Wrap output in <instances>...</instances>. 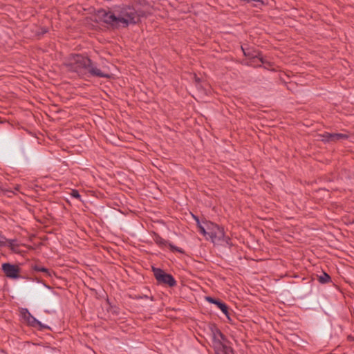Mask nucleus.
Here are the masks:
<instances>
[{"label":"nucleus","instance_id":"nucleus-1","mask_svg":"<svg viewBox=\"0 0 354 354\" xmlns=\"http://www.w3.org/2000/svg\"><path fill=\"white\" fill-rule=\"evenodd\" d=\"M65 66L70 72L77 73L79 76L88 74L91 77H109L86 56L82 54H71L64 62Z\"/></svg>","mask_w":354,"mask_h":354},{"label":"nucleus","instance_id":"nucleus-13","mask_svg":"<svg viewBox=\"0 0 354 354\" xmlns=\"http://www.w3.org/2000/svg\"><path fill=\"white\" fill-rule=\"evenodd\" d=\"M32 269L35 272H44L46 277H51L54 272L51 270H49L45 267H43L39 265H34L32 266Z\"/></svg>","mask_w":354,"mask_h":354},{"label":"nucleus","instance_id":"nucleus-23","mask_svg":"<svg viewBox=\"0 0 354 354\" xmlns=\"http://www.w3.org/2000/svg\"><path fill=\"white\" fill-rule=\"evenodd\" d=\"M143 298H147V296L141 297V299H143Z\"/></svg>","mask_w":354,"mask_h":354},{"label":"nucleus","instance_id":"nucleus-21","mask_svg":"<svg viewBox=\"0 0 354 354\" xmlns=\"http://www.w3.org/2000/svg\"><path fill=\"white\" fill-rule=\"evenodd\" d=\"M194 218L195 221L197 222V225L201 224L199 222V219L197 216H194Z\"/></svg>","mask_w":354,"mask_h":354},{"label":"nucleus","instance_id":"nucleus-22","mask_svg":"<svg viewBox=\"0 0 354 354\" xmlns=\"http://www.w3.org/2000/svg\"><path fill=\"white\" fill-rule=\"evenodd\" d=\"M195 81L196 82H200V79L198 77H197L196 76H195Z\"/></svg>","mask_w":354,"mask_h":354},{"label":"nucleus","instance_id":"nucleus-11","mask_svg":"<svg viewBox=\"0 0 354 354\" xmlns=\"http://www.w3.org/2000/svg\"><path fill=\"white\" fill-rule=\"evenodd\" d=\"M206 301L211 304L216 305V306L225 315V316L230 319V315L228 312V306L220 299H215L212 297H207Z\"/></svg>","mask_w":354,"mask_h":354},{"label":"nucleus","instance_id":"nucleus-18","mask_svg":"<svg viewBox=\"0 0 354 354\" xmlns=\"http://www.w3.org/2000/svg\"><path fill=\"white\" fill-rule=\"evenodd\" d=\"M71 195L72 197L77 199H80L81 198V195L80 194L79 192L77 189H72Z\"/></svg>","mask_w":354,"mask_h":354},{"label":"nucleus","instance_id":"nucleus-7","mask_svg":"<svg viewBox=\"0 0 354 354\" xmlns=\"http://www.w3.org/2000/svg\"><path fill=\"white\" fill-rule=\"evenodd\" d=\"M21 315L22 317L27 321L28 324L32 327H39L40 329L48 328L44 324H41V322L37 320L33 317L27 308H21Z\"/></svg>","mask_w":354,"mask_h":354},{"label":"nucleus","instance_id":"nucleus-19","mask_svg":"<svg viewBox=\"0 0 354 354\" xmlns=\"http://www.w3.org/2000/svg\"><path fill=\"white\" fill-rule=\"evenodd\" d=\"M198 227L199 228V232L203 234L204 236H207V228L205 229L203 225H201V224L198 225Z\"/></svg>","mask_w":354,"mask_h":354},{"label":"nucleus","instance_id":"nucleus-16","mask_svg":"<svg viewBox=\"0 0 354 354\" xmlns=\"http://www.w3.org/2000/svg\"><path fill=\"white\" fill-rule=\"evenodd\" d=\"M219 347H222L223 351L225 354H233V350L230 346H227L224 344H222Z\"/></svg>","mask_w":354,"mask_h":354},{"label":"nucleus","instance_id":"nucleus-24","mask_svg":"<svg viewBox=\"0 0 354 354\" xmlns=\"http://www.w3.org/2000/svg\"><path fill=\"white\" fill-rule=\"evenodd\" d=\"M143 298H147V296L141 297V299H143Z\"/></svg>","mask_w":354,"mask_h":354},{"label":"nucleus","instance_id":"nucleus-6","mask_svg":"<svg viewBox=\"0 0 354 354\" xmlns=\"http://www.w3.org/2000/svg\"><path fill=\"white\" fill-rule=\"evenodd\" d=\"M321 140L324 142H336L341 140H347L349 136L346 133H331L325 132L319 135Z\"/></svg>","mask_w":354,"mask_h":354},{"label":"nucleus","instance_id":"nucleus-20","mask_svg":"<svg viewBox=\"0 0 354 354\" xmlns=\"http://www.w3.org/2000/svg\"><path fill=\"white\" fill-rule=\"evenodd\" d=\"M47 32H48V28H41V35H44Z\"/></svg>","mask_w":354,"mask_h":354},{"label":"nucleus","instance_id":"nucleus-3","mask_svg":"<svg viewBox=\"0 0 354 354\" xmlns=\"http://www.w3.org/2000/svg\"><path fill=\"white\" fill-rule=\"evenodd\" d=\"M207 236L214 244L230 246V238L225 236L224 229L212 222L207 223Z\"/></svg>","mask_w":354,"mask_h":354},{"label":"nucleus","instance_id":"nucleus-5","mask_svg":"<svg viewBox=\"0 0 354 354\" xmlns=\"http://www.w3.org/2000/svg\"><path fill=\"white\" fill-rule=\"evenodd\" d=\"M98 17L104 23L113 27H117L120 23V17H116L114 13L105 10H100L97 13Z\"/></svg>","mask_w":354,"mask_h":354},{"label":"nucleus","instance_id":"nucleus-15","mask_svg":"<svg viewBox=\"0 0 354 354\" xmlns=\"http://www.w3.org/2000/svg\"><path fill=\"white\" fill-rule=\"evenodd\" d=\"M318 281L320 283L324 284L331 281V277L326 272H323L322 275L318 277Z\"/></svg>","mask_w":354,"mask_h":354},{"label":"nucleus","instance_id":"nucleus-25","mask_svg":"<svg viewBox=\"0 0 354 354\" xmlns=\"http://www.w3.org/2000/svg\"><path fill=\"white\" fill-rule=\"evenodd\" d=\"M143 298H147V296L141 297V299H143Z\"/></svg>","mask_w":354,"mask_h":354},{"label":"nucleus","instance_id":"nucleus-4","mask_svg":"<svg viewBox=\"0 0 354 354\" xmlns=\"http://www.w3.org/2000/svg\"><path fill=\"white\" fill-rule=\"evenodd\" d=\"M152 270L158 283L166 284L169 287H174L176 285V281L171 274L166 273L160 268L154 267L152 268Z\"/></svg>","mask_w":354,"mask_h":354},{"label":"nucleus","instance_id":"nucleus-2","mask_svg":"<svg viewBox=\"0 0 354 354\" xmlns=\"http://www.w3.org/2000/svg\"><path fill=\"white\" fill-rule=\"evenodd\" d=\"M145 1H135L131 4L122 5L117 7L115 12L118 13L120 23L124 27L129 24H136L140 21L142 17H147V12L143 9Z\"/></svg>","mask_w":354,"mask_h":354},{"label":"nucleus","instance_id":"nucleus-12","mask_svg":"<svg viewBox=\"0 0 354 354\" xmlns=\"http://www.w3.org/2000/svg\"><path fill=\"white\" fill-rule=\"evenodd\" d=\"M242 50L244 53V55L246 57H248L252 62H254V60L256 59H258L262 64H266L267 62H266L263 57L262 53L261 52H256L254 51L253 53L250 52H246L245 51L244 48L242 47ZM268 64H270V62H268Z\"/></svg>","mask_w":354,"mask_h":354},{"label":"nucleus","instance_id":"nucleus-9","mask_svg":"<svg viewBox=\"0 0 354 354\" xmlns=\"http://www.w3.org/2000/svg\"><path fill=\"white\" fill-rule=\"evenodd\" d=\"M209 329L214 346L216 347L221 346L223 344V342L226 340L225 336L215 325H212Z\"/></svg>","mask_w":354,"mask_h":354},{"label":"nucleus","instance_id":"nucleus-8","mask_svg":"<svg viewBox=\"0 0 354 354\" xmlns=\"http://www.w3.org/2000/svg\"><path fill=\"white\" fill-rule=\"evenodd\" d=\"M2 270L5 275L10 279H17L19 277L20 269L18 266L5 263L2 264Z\"/></svg>","mask_w":354,"mask_h":354},{"label":"nucleus","instance_id":"nucleus-17","mask_svg":"<svg viewBox=\"0 0 354 354\" xmlns=\"http://www.w3.org/2000/svg\"><path fill=\"white\" fill-rule=\"evenodd\" d=\"M7 239L2 234L0 231V248L6 246Z\"/></svg>","mask_w":354,"mask_h":354},{"label":"nucleus","instance_id":"nucleus-10","mask_svg":"<svg viewBox=\"0 0 354 354\" xmlns=\"http://www.w3.org/2000/svg\"><path fill=\"white\" fill-rule=\"evenodd\" d=\"M153 241L160 247L169 246L170 250L172 252H178L179 253L184 252L181 248L174 245L171 243H169L167 241H166L163 238H162L158 234H156V233L154 234Z\"/></svg>","mask_w":354,"mask_h":354},{"label":"nucleus","instance_id":"nucleus-14","mask_svg":"<svg viewBox=\"0 0 354 354\" xmlns=\"http://www.w3.org/2000/svg\"><path fill=\"white\" fill-rule=\"evenodd\" d=\"M6 245H8L12 252L16 253L19 252L17 248L19 245L17 244L16 239H7Z\"/></svg>","mask_w":354,"mask_h":354}]
</instances>
